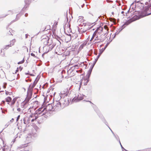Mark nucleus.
Returning a JSON list of instances; mask_svg holds the SVG:
<instances>
[{"label": "nucleus", "mask_w": 151, "mask_h": 151, "mask_svg": "<svg viewBox=\"0 0 151 151\" xmlns=\"http://www.w3.org/2000/svg\"><path fill=\"white\" fill-rule=\"evenodd\" d=\"M150 14H151V13H149V14H145L144 15L143 14H141V15H140L139 16H138L136 15H135L132 19V21H135V20L141 18L148 16Z\"/></svg>", "instance_id": "nucleus-6"}, {"label": "nucleus", "mask_w": 151, "mask_h": 151, "mask_svg": "<svg viewBox=\"0 0 151 151\" xmlns=\"http://www.w3.org/2000/svg\"><path fill=\"white\" fill-rule=\"evenodd\" d=\"M19 68H17V69L16 70L15 73H17L19 71Z\"/></svg>", "instance_id": "nucleus-31"}, {"label": "nucleus", "mask_w": 151, "mask_h": 151, "mask_svg": "<svg viewBox=\"0 0 151 151\" xmlns=\"http://www.w3.org/2000/svg\"><path fill=\"white\" fill-rule=\"evenodd\" d=\"M16 42V40L15 39H13L11 40L9 42V44L10 47L14 45L15 42Z\"/></svg>", "instance_id": "nucleus-13"}, {"label": "nucleus", "mask_w": 151, "mask_h": 151, "mask_svg": "<svg viewBox=\"0 0 151 151\" xmlns=\"http://www.w3.org/2000/svg\"><path fill=\"white\" fill-rule=\"evenodd\" d=\"M89 81L88 78L84 77L83 78L80 84H83L84 86L86 85Z\"/></svg>", "instance_id": "nucleus-9"}, {"label": "nucleus", "mask_w": 151, "mask_h": 151, "mask_svg": "<svg viewBox=\"0 0 151 151\" xmlns=\"http://www.w3.org/2000/svg\"><path fill=\"white\" fill-rule=\"evenodd\" d=\"M12 120L13 121L14 120V119H12Z\"/></svg>", "instance_id": "nucleus-36"}, {"label": "nucleus", "mask_w": 151, "mask_h": 151, "mask_svg": "<svg viewBox=\"0 0 151 151\" xmlns=\"http://www.w3.org/2000/svg\"><path fill=\"white\" fill-rule=\"evenodd\" d=\"M7 85L6 83H5L4 84V86H3V88H6V86Z\"/></svg>", "instance_id": "nucleus-24"}, {"label": "nucleus", "mask_w": 151, "mask_h": 151, "mask_svg": "<svg viewBox=\"0 0 151 151\" xmlns=\"http://www.w3.org/2000/svg\"><path fill=\"white\" fill-rule=\"evenodd\" d=\"M22 48H23L24 50H26L27 51L28 50V49L27 48L26 46H23L22 47Z\"/></svg>", "instance_id": "nucleus-22"}, {"label": "nucleus", "mask_w": 151, "mask_h": 151, "mask_svg": "<svg viewBox=\"0 0 151 151\" xmlns=\"http://www.w3.org/2000/svg\"><path fill=\"white\" fill-rule=\"evenodd\" d=\"M6 94V95H9L10 94V92L8 91H6L5 93Z\"/></svg>", "instance_id": "nucleus-26"}, {"label": "nucleus", "mask_w": 151, "mask_h": 151, "mask_svg": "<svg viewBox=\"0 0 151 151\" xmlns=\"http://www.w3.org/2000/svg\"><path fill=\"white\" fill-rule=\"evenodd\" d=\"M44 108L45 110V113H46L47 111H55L53 106L52 104H48Z\"/></svg>", "instance_id": "nucleus-5"}, {"label": "nucleus", "mask_w": 151, "mask_h": 151, "mask_svg": "<svg viewBox=\"0 0 151 151\" xmlns=\"http://www.w3.org/2000/svg\"><path fill=\"white\" fill-rule=\"evenodd\" d=\"M31 55L32 56H33V57H35V54L33 53H31Z\"/></svg>", "instance_id": "nucleus-27"}, {"label": "nucleus", "mask_w": 151, "mask_h": 151, "mask_svg": "<svg viewBox=\"0 0 151 151\" xmlns=\"http://www.w3.org/2000/svg\"><path fill=\"white\" fill-rule=\"evenodd\" d=\"M84 45H81L80 47L79 48L80 49L83 48V46Z\"/></svg>", "instance_id": "nucleus-28"}, {"label": "nucleus", "mask_w": 151, "mask_h": 151, "mask_svg": "<svg viewBox=\"0 0 151 151\" xmlns=\"http://www.w3.org/2000/svg\"><path fill=\"white\" fill-rule=\"evenodd\" d=\"M9 12H10L12 13V12L11 11H9Z\"/></svg>", "instance_id": "nucleus-39"}, {"label": "nucleus", "mask_w": 151, "mask_h": 151, "mask_svg": "<svg viewBox=\"0 0 151 151\" xmlns=\"http://www.w3.org/2000/svg\"><path fill=\"white\" fill-rule=\"evenodd\" d=\"M17 111H18L19 112H20L21 111V109L20 108H18L17 109Z\"/></svg>", "instance_id": "nucleus-30"}, {"label": "nucleus", "mask_w": 151, "mask_h": 151, "mask_svg": "<svg viewBox=\"0 0 151 151\" xmlns=\"http://www.w3.org/2000/svg\"><path fill=\"white\" fill-rule=\"evenodd\" d=\"M120 144H121V143H120ZM121 144V147H122V145H121V144Z\"/></svg>", "instance_id": "nucleus-38"}, {"label": "nucleus", "mask_w": 151, "mask_h": 151, "mask_svg": "<svg viewBox=\"0 0 151 151\" xmlns=\"http://www.w3.org/2000/svg\"><path fill=\"white\" fill-rule=\"evenodd\" d=\"M90 41L93 42L95 43H98L103 41L106 39V37L104 34H93L90 39V36H89L87 39Z\"/></svg>", "instance_id": "nucleus-1"}, {"label": "nucleus", "mask_w": 151, "mask_h": 151, "mask_svg": "<svg viewBox=\"0 0 151 151\" xmlns=\"http://www.w3.org/2000/svg\"><path fill=\"white\" fill-rule=\"evenodd\" d=\"M33 103L35 104L39 105L40 104V102L37 101H34Z\"/></svg>", "instance_id": "nucleus-18"}, {"label": "nucleus", "mask_w": 151, "mask_h": 151, "mask_svg": "<svg viewBox=\"0 0 151 151\" xmlns=\"http://www.w3.org/2000/svg\"><path fill=\"white\" fill-rule=\"evenodd\" d=\"M21 69H20V71H21Z\"/></svg>", "instance_id": "nucleus-40"}, {"label": "nucleus", "mask_w": 151, "mask_h": 151, "mask_svg": "<svg viewBox=\"0 0 151 151\" xmlns=\"http://www.w3.org/2000/svg\"><path fill=\"white\" fill-rule=\"evenodd\" d=\"M12 100L11 98L9 96H8L5 99V100L7 102H10Z\"/></svg>", "instance_id": "nucleus-14"}, {"label": "nucleus", "mask_w": 151, "mask_h": 151, "mask_svg": "<svg viewBox=\"0 0 151 151\" xmlns=\"http://www.w3.org/2000/svg\"><path fill=\"white\" fill-rule=\"evenodd\" d=\"M122 14H123L124 13V11H122L121 12Z\"/></svg>", "instance_id": "nucleus-35"}, {"label": "nucleus", "mask_w": 151, "mask_h": 151, "mask_svg": "<svg viewBox=\"0 0 151 151\" xmlns=\"http://www.w3.org/2000/svg\"><path fill=\"white\" fill-rule=\"evenodd\" d=\"M104 28L106 31V32L108 31L109 28L106 25H105L104 26Z\"/></svg>", "instance_id": "nucleus-17"}, {"label": "nucleus", "mask_w": 151, "mask_h": 151, "mask_svg": "<svg viewBox=\"0 0 151 151\" xmlns=\"http://www.w3.org/2000/svg\"><path fill=\"white\" fill-rule=\"evenodd\" d=\"M38 81V80H37L36 78L34 83L30 84L28 89L27 94L32 95L33 88L37 84Z\"/></svg>", "instance_id": "nucleus-2"}, {"label": "nucleus", "mask_w": 151, "mask_h": 151, "mask_svg": "<svg viewBox=\"0 0 151 151\" xmlns=\"http://www.w3.org/2000/svg\"><path fill=\"white\" fill-rule=\"evenodd\" d=\"M44 102L43 103V104L42 105L41 107L39 108L35 112V114L37 115H38L42 114V115L45 114L46 113H45V109L44 107Z\"/></svg>", "instance_id": "nucleus-4"}, {"label": "nucleus", "mask_w": 151, "mask_h": 151, "mask_svg": "<svg viewBox=\"0 0 151 151\" xmlns=\"http://www.w3.org/2000/svg\"><path fill=\"white\" fill-rule=\"evenodd\" d=\"M16 101V99H13V100H12V104H14Z\"/></svg>", "instance_id": "nucleus-23"}, {"label": "nucleus", "mask_w": 151, "mask_h": 151, "mask_svg": "<svg viewBox=\"0 0 151 151\" xmlns=\"http://www.w3.org/2000/svg\"><path fill=\"white\" fill-rule=\"evenodd\" d=\"M6 35L7 36H11V35L12 36V34L11 33L10 31H9V32H8V33H7Z\"/></svg>", "instance_id": "nucleus-19"}, {"label": "nucleus", "mask_w": 151, "mask_h": 151, "mask_svg": "<svg viewBox=\"0 0 151 151\" xmlns=\"http://www.w3.org/2000/svg\"><path fill=\"white\" fill-rule=\"evenodd\" d=\"M15 79V78H12V79H10V81H12V80H14Z\"/></svg>", "instance_id": "nucleus-34"}, {"label": "nucleus", "mask_w": 151, "mask_h": 151, "mask_svg": "<svg viewBox=\"0 0 151 151\" xmlns=\"http://www.w3.org/2000/svg\"><path fill=\"white\" fill-rule=\"evenodd\" d=\"M30 117L31 118H33L31 120V122H32L35 120H36L38 117V116L37 115L36 116L35 114H34L30 115Z\"/></svg>", "instance_id": "nucleus-10"}, {"label": "nucleus", "mask_w": 151, "mask_h": 151, "mask_svg": "<svg viewBox=\"0 0 151 151\" xmlns=\"http://www.w3.org/2000/svg\"><path fill=\"white\" fill-rule=\"evenodd\" d=\"M103 27L100 26L98 27L93 33V34H104L103 33Z\"/></svg>", "instance_id": "nucleus-7"}, {"label": "nucleus", "mask_w": 151, "mask_h": 151, "mask_svg": "<svg viewBox=\"0 0 151 151\" xmlns=\"http://www.w3.org/2000/svg\"><path fill=\"white\" fill-rule=\"evenodd\" d=\"M79 67V65H75L74 67L75 68H78Z\"/></svg>", "instance_id": "nucleus-33"}, {"label": "nucleus", "mask_w": 151, "mask_h": 151, "mask_svg": "<svg viewBox=\"0 0 151 151\" xmlns=\"http://www.w3.org/2000/svg\"><path fill=\"white\" fill-rule=\"evenodd\" d=\"M83 99V97L82 95L78 93L76 94V96L73 99L72 102H78Z\"/></svg>", "instance_id": "nucleus-3"}, {"label": "nucleus", "mask_w": 151, "mask_h": 151, "mask_svg": "<svg viewBox=\"0 0 151 151\" xmlns=\"http://www.w3.org/2000/svg\"><path fill=\"white\" fill-rule=\"evenodd\" d=\"M70 25H68V28L67 27V28H66V26H65V27H64L65 30H67L68 31H71L70 30Z\"/></svg>", "instance_id": "nucleus-16"}, {"label": "nucleus", "mask_w": 151, "mask_h": 151, "mask_svg": "<svg viewBox=\"0 0 151 151\" xmlns=\"http://www.w3.org/2000/svg\"><path fill=\"white\" fill-rule=\"evenodd\" d=\"M24 59H23V60H22L21 61L19 62L18 63V64H19L23 63H24Z\"/></svg>", "instance_id": "nucleus-20"}, {"label": "nucleus", "mask_w": 151, "mask_h": 151, "mask_svg": "<svg viewBox=\"0 0 151 151\" xmlns=\"http://www.w3.org/2000/svg\"><path fill=\"white\" fill-rule=\"evenodd\" d=\"M58 22H55V23H54V25H55V26H56L58 24Z\"/></svg>", "instance_id": "nucleus-32"}, {"label": "nucleus", "mask_w": 151, "mask_h": 151, "mask_svg": "<svg viewBox=\"0 0 151 151\" xmlns=\"http://www.w3.org/2000/svg\"><path fill=\"white\" fill-rule=\"evenodd\" d=\"M32 96V95L27 94V97L25 98L24 101L25 102H26L28 103L29 102L30 99L31 98Z\"/></svg>", "instance_id": "nucleus-11"}, {"label": "nucleus", "mask_w": 151, "mask_h": 151, "mask_svg": "<svg viewBox=\"0 0 151 151\" xmlns=\"http://www.w3.org/2000/svg\"><path fill=\"white\" fill-rule=\"evenodd\" d=\"M31 75L32 76H34L33 75H32V74H31Z\"/></svg>", "instance_id": "nucleus-37"}, {"label": "nucleus", "mask_w": 151, "mask_h": 151, "mask_svg": "<svg viewBox=\"0 0 151 151\" xmlns=\"http://www.w3.org/2000/svg\"><path fill=\"white\" fill-rule=\"evenodd\" d=\"M20 117V115H19V116H17V122L19 120V119Z\"/></svg>", "instance_id": "nucleus-25"}, {"label": "nucleus", "mask_w": 151, "mask_h": 151, "mask_svg": "<svg viewBox=\"0 0 151 151\" xmlns=\"http://www.w3.org/2000/svg\"><path fill=\"white\" fill-rule=\"evenodd\" d=\"M56 27H53L52 29V32L53 34L55 33V32L56 30Z\"/></svg>", "instance_id": "nucleus-21"}, {"label": "nucleus", "mask_w": 151, "mask_h": 151, "mask_svg": "<svg viewBox=\"0 0 151 151\" xmlns=\"http://www.w3.org/2000/svg\"><path fill=\"white\" fill-rule=\"evenodd\" d=\"M52 105L55 111L61 107V103L58 101H56L55 102H54Z\"/></svg>", "instance_id": "nucleus-8"}, {"label": "nucleus", "mask_w": 151, "mask_h": 151, "mask_svg": "<svg viewBox=\"0 0 151 151\" xmlns=\"http://www.w3.org/2000/svg\"><path fill=\"white\" fill-rule=\"evenodd\" d=\"M5 101H2V102H1V104H4V105L5 104Z\"/></svg>", "instance_id": "nucleus-29"}, {"label": "nucleus", "mask_w": 151, "mask_h": 151, "mask_svg": "<svg viewBox=\"0 0 151 151\" xmlns=\"http://www.w3.org/2000/svg\"><path fill=\"white\" fill-rule=\"evenodd\" d=\"M28 103L25 102V101H24L23 102H22L21 104V106L22 107V108H26L27 106L28 105Z\"/></svg>", "instance_id": "nucleus-12"}, {"label": "nucleus", "mask_w": 151, "mask_h": 151, "mask_svg": "<svg viewBox=\"0 0 151 151\" xmlns=\"http://www.w3.org/2000/svg\"><path fill=\"white\" fill-rule=\"evenodd\" d=\"M10 47L9 44L8 45H6L4 47L3 49L7 50V49H8Z\"/></svg>", "instance_id": "nucleus-15"}]
</instances>
